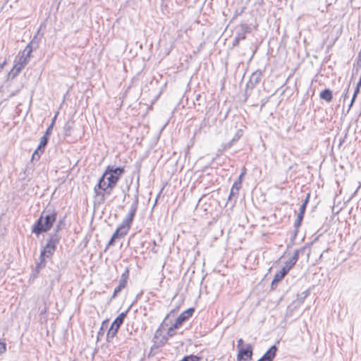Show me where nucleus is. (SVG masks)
Segmentation results:
<instances>
[{"instance_id": "1", "label": "nucleus", "mask_w": 361, "mask_h": 361, "mask_svg": "<svg viewBox=\"0 0 361 361\" xmlns=\"http://www.w3.org/2000/svg\"><path fill=\"white\" fill-rule=\"evenodd\" d=\"M57 217L55 210H44L32 226V233L39 236L41 233L49 231L53 226Z\"/></svg>"}, {"instance_id": "2", "label": "nucleus", "mask_w": 361, "mask_h": 361, "mask_svg": "<svg viewBox=\"0 0 361 361\" xmlns=\"http://www.w3.org/2000/svg\"><path fill=\"white\" fill-rule=\"evenodd\" d=\"M124 173V166L114 167L113 166L109 165L104 171V175L107 176L106 187H109L110 190H112V189L116 187L118 181Z\"/></svg>"}, {"instance_id": "3", "label": "nucleus", "mask_w": 361, "mask_h": 361, "mask_svg": "<svg viewBox=\"0 0 361 361\" xmlns=\"http://www.w3.org/2000/svg\"><path fill=\"white\" fill-rule=\"evenodd\" d=\"M220 114L221 111L219 110V104L214 103L207 110L204 118L202 123H201L200 127H210L214 125Z\"/></svg>"}, {"instance_id": "4", "label": "nucleus", "mask_w": 361, "mask_h": 361, "mask_svg": "<svg viewBox=\"0 0 361 361\" xmlns=\"http://www.w3.org/2000/svg\"><path fill=\"white\" fill-rule=\"evenodd\" d=\"M131 306L132 305L128 307V309L126 312H121L114 319L106 334L107 342H111L112 339L116 336L121 325L123 323L124 319L126 318L127 313L130 309Z\"/></svg>"}, {"instance_id": "5", "label": "nucleus", "mask_w": 361, "mask_h": 361, "mask_svg": "<svg viewBox=\"0 0 361 361\" xmlns=\"http://www.w3.org/2000/svg\"><path fill=\"white\" fill-rule=\"evenodd\" d=\"M139 202V185L137 184L135 189V192L133 197V202L132 203L130 211L126 216V219L130 222L133 223L134 217L136 214Z\"/></svg>"}, {"instance_id": "6", "label": "nucleus", "mask_w": 361, "mask_h": 361, "mask_svg": "<svg viewBox=\"0 0 361 361\" xmlns=\"http://www.w3.org/2000/svg\"><path fill=\"white\" fill-rule=\"evenodd\" d=\"M237 361H247L252 359L253 348L251 344H246L245 347L238 350Z\"/></svg>"}, {"instance_id": "7", "label": "nucleus", "mask_w": 361, "mask_h": 361, "mask_svg": "<svg viewBox=\"0 0 361 361\" xmlns=\"http://www.w3.org/2000/svg\"><path fill=\"white\" fill-rule=\"evenodd\" d=\"M246 169L243 168V171L238 176V178L234 182L231 189L230 195L228 196V200H232L233 197H237L239 193V190L242 186V178L245 174Z\"/></svg>"}, {"instance_id": "8", "label": "nucleus", "mask_w": 361, "mask_h": 361, "mask_svg": "<svg viewBox=\"0 0 361 361\" xmlns=\"http://www.w3.org/2000/svg\"><path fill=\"white\" fill-rule=\"evenodd\" d=\"M305 247H300V249L295 250L292 257L286 262L283 268L289 272V271L298 262L300 255H303L304 252H305Z\"/></svg>"}, {"instance_id": "9", "label": "nucleus", "mask_w": 361, "mask_h": 361, "mask_svg": "<svg viewBox=\"0 0 361 361\" xmlns=\"http://www.w3.org/2000/svg\"><path fill=\"white\" fill-rule=\"evenodd\" d=\"M195 312V309L191 307L183 312L176 319L174 327H180L183 322L191 317Z\"/></svg>"}, {"instance_id": "10", "label": "nucleus", "mask_w": 361, "mask_h": 361, "mask_svg": "<svg viewBox=\"0 0 361 361\" xmlns=\"http://www.w3.org/2000/svg\"><path fill=\"white\" fill-rule=\"evenodd\" d=\"M49 141V137L43 135L40 139V142L37 147V148L35 149L34 153L32 154V158L35 159L36 157H37V159L40 157V156L44 153V148L46 145H47Z\"/></svg>"}, {"instance_id": "11", "label": "nucleus", "mask_w": 361, "mask_h": 361, "mask_svg": "<svg viewBox=\"0 0 361 361\" xmlns=\"http://www.w3.org/2000/svg\"><path fill=\"white\" fill-rule=\"evenodd\" d=\"M252 31L251 27L246 23H241L237 27L236 37L244 40L246 38V34L250 33Z\"/></svg>"}, {"instance_id": "12", "label": "nucleus", "mask_w": 361, "mask_h": 361, "mask_svg": "<svg viewBox=\"0 0 361 361\" xmlns=\"http://www.w3.org/2000/svg\"><path fill=\"white\" fill-rule=\"evenodd\" d=\"M262 76L261 71H256L251 75L249 81L247 83V86L251 89L255 87L260 82Z\"/></svg>"}, {"instance_id": "13", "label": "nucleus", "mask_w": 361, "mask_h": 361, "mask_svg": "<svg viewBox=\"0 0 361 361\" xmlns=\"http://www.w3.org/2000/svg\"><path fill=\"white\" fill-rule=\"evenodd\" d=\"M288 273V271L283 267L279 271L275 274L274 277L271 283V290H274L276 288L279 282L281 281Z\"/></svg>"}, {"instance_id": "14", "label": "nucleus", "mask_w": 361, "mask_h": 361, "mask_svg": "<svg viewBox=\"0 0 361 361\" xmlns=\"http://www.w3.org/2000/svg\"><path fill=\"white\" fill-rule=\"evenodd\" d=\"M39 32V30L37 31V34L33 37L31 42L26 46L25 51H27V55L31 54L33 50H36L39 47V44L40 42V38L38 37V34Z\"/></svg>"}, {"instance_id": "15", "label": "nucleus", "mask_w": 361, "mask_h": 361, "mask_svg": "<svg viewBox=\"0 0 361 361\" xmlns=\"http://www.w3.org/2000/svg\"><path fill=\"white\" fill-rule=\"evenodd\" d=\"M61 236L59 233H51L49 235V238L47 240V245L51 246L56 249L57 245L59 243Z\"/></svg>"}, {"instance_id": "16", "label": "nucleus", "mask_w": 361, "mask_h": 361, "mask_svg": "<svg viewBox=\"0 0 361 361\" xmlns=\"http://www.w3.org/2000/svg\"><path fill=\"white\" fill-rule=\"evenodd\" d=\"M277 352V347L274 345H271L269 350L261 357L264 361H273L276 357Z\"/></svg>"}, {"instance_id": "17", "label": "nucleus", "mask_w": 361, "mask_h": 361, "mask_svg": "<svg viewBox=\"0 0 361 361\" xmlns=\"http://www.w3.org/2000/svg\"><path fill=\"white\" fill-rule=\"evenodd\" d=\"M107 176L104 175V173L102 176L99 178L97 184L94 186V189L96 190H102L103 191H107V190H110L109 187H106L107 182L105 181Z\"/></svg>"}, {"instance_id": "18", "label": "nucleus", "mask_w": 361, "mask_h": 361, "mask_svg": "<svg viewBox=\"0 0 361 361\" xmlns=\"http://www.w3.org/2000/svg\"><path fill=\"white\" fill-rule=\"evenodd\" d=\"M110 190H107V191H103L102 190H96L94 189V192L95 194L96 198H97V202L99 204H102L105 201V194L109 195L111 193Z\"/></svg>"}, {"instance_id": "19", "label": "nucleus", "mask_w": 361, "mask_h": 361, "mask_svg": "<svg viewBox=\"0 0 361 361\" xmlns=\"http://www.w3.org/2000/svg\"><path fill=\"white\" fill-rule=\"evenodd\" d=\"M56 250V248L46 245L41 250L40 255L44 258H50L54 255Z\"/></svg>"}, {"instance_id": "20", "label": "nucleus", "mask_w": 361, "mask_h": 361, "mask_svg": "<svg viewBox=\"0 0 361 361\" xmlns=\"http://www.w3.org/2000/svg\"><path fill=\"white\" fill-rule=\"evenodd\" d=\"M130 269L128 267H126L124 272L122 274L121 279H119L118 286L125 288L128 283V280L129 279Z\"/></svg>"}, {"instance_id": "21", "label": "nucleus", "mask_w": 361, "mask_h": 361, "mask_svg": "<svg viewBox=\"0 0 361 361\" xmlns=\"http://www.w3.org/2000/svg\"><path fill=\"white\" fill-rule=\"evenodd\" d=\"M319 97L327 102H331L333 99L332 91L326 88L320 92Z\"/></svg>"}, {"instance_id": "22", "label": "nucleus", "mask_w": 361, "mask_h": 361, "mask_svg": "<svg viewBox=\"0 0 361 361\" xmlns=\"http://www.w3.org/2000/svg\"><path fill=\"white\" fill-rule=\"evenodd\" d=\"M132 224L130 223L126 218L122 221L121 224L118 226L119 230L123 231V234H127L131 227Z\"/></svg>"}, {"instance_id": "23", "label": "nucleus", "mask_w": 361, "mask_h": 361, "mask_svg": "<svg viewBox=\"0 0 361 361\" xmlns=\"http://www.w3.org/2000/svg\"><path fill=\"white\" fill-rule=\"evenodd\" d=\"M24 66L22 65V63H20L19 62H16L11 71L10 72V75H12V78H14L16 77V75H18L20 71L24 68Z\"/></svg>"}, {"instance_id": "24", "label": "nucleus", "mask_w": 361, "mask_h": 361, "mask_svg": "<svg viewBox=\"0 0 361 361\" xmlns=\"http://www.w3.org/2000/svg\"><path fill=\"white\" fill-rule=\"evenodd\" d=\"M46 258L39 255V262L37 263L35 269V274H38L40 270L46 266Z\"/></svg>"}, {"instance_id": "25", "label": "nucleus", "mask_w": 361, "mask_h": 361, "mask_svg": "<svg viewBox=\"0 0 361 361\" xmlns=\"http://www.w3.org/2000/svg\"><path fill=\"white\" fill-rule=\"evenodd\" d=\"M30 57V54L27 55V51H25V49L22 51V54L19 56L18 60L16 62H19L22 63L23 66H25L29 61V59Z\"/></svg>"}, {"instance_id": "26", "label": "nucleus", "mask_w": 361, "mask_h": 361, "mask_svg": "<svg viewBox=\"0 0 361 361\" xmlns=\"http://www.w3.org/2000/svg\"><path fill=\"white\" fill-rule=\"evenodd\" d=\"M302 219H303V217L301 216H297V219L294 223V227H295V230H294V233H293V240H294L298 233V228H300V226H301V224H302Z\"/></svg>"}, {"instance_id": "27", "label": "nucleus", "mask_w": 361, "mask_h": 361, "mask_svg": "<svg viewBox=\"0 0 361 361\" xmlns=\"http://www.w3.org/2000/svg\"><path fill=\"white\" fill-rule=\"evenodd\" d=\"M73 121H71V120H69L67 122H66V123H65V125L63 126L64 135L66 136H70L71 135V130L73 128Z\"/></svg>"}, {"instance_id": "28", "label": "nucleus", "mask_w": 361, "mask_h": 361, "mask_svg": "<svg viewBox=\"0 0 361 361\" xmlns=\"http://www.w3.org/2000/svg\"><path fill=\"white\" fill-rule=\"evenodd\" d=\"M126 235V234L123 233V231L121 230H119V228H117L116 230L115 231V232L114 233L111 238H113L114 240H116V238L123 237Z\"/></svg>"}, {"instance_id": "29", "label": "nucleus", "mask_w": 361, "mask_h": 361, "mask_svg": "<svg viewBox=\"0 0 361 361\" xmlns=\"http://www.w3.org/2000/svg\"><path fill=\"white\" fill-rule=\"evenodd\" d=\"M126 235V234L123 233V231L121 230H119V228H117L116 230L115 231V232L114 233L111 238H113L114 240H116V238L123 237Z\"/></svg>"}, {"instance_id": "30", "label": "nucleus", "mask_w": 361, "mask_h": 361, "mask_svg": "<svg viewBox=\"0 0 361 361\" xmlns=\"http://www.w3.org/2000/svg\"><path fill=\"white\" fill-rule=\"evenodd\" d=\"M243 130L241 129H238L232 139L233 141L235 142H237L243 136Z\"/></svg>"}, {"instance_id": "31", "label": "nucleus", "mask_w": 361, "mask_h": 361, "mask_svg": "<svg viewBox=\"0 0 361 361\" xmlns=\"http://www.w3.org/2000/svg\"><path fill=\"white\" fill-rule=\"evenodd\" d=\"M123 289V287L118 285L114 290V293H113V295H111V300L114 299L117 296L118 293H119Z\"/></svg>"}, {"instance_id": "32", "label": "nucleus", "mask_w": 361, "mask_h": 361, "mask_svg": "<svg viewBox=\"0 0 361 361\" xmlns=\"http://www.w3.org/2000/svg\"><path fill=\"white\" fill-rule=\"evenodd\" d=\"M179 327H174V324L168 329L167 331V335L169 337H173L175 334V330L178 329Z\"/></svg>"}, {"instance_id": "33", "label": "nucleus", "mask_w": 361, "mask_h": 361, "mask_svg": "<svg viewBox=\"0 0 361 361\" xmlns=\"http://www.w3.org/2000/svg\"><path fill=\"white\" fill-rule=\"evenodd\" d=\"M53 128V123H51L44 135L49 138V136L52 133Z\"/></svg>"}, {"instance_id": "34", "label": "nucleus", "mask_w": 361, "mask_h": 361, "mask_svg": "<svg viewBox=\"0 0 361 361\" xmlns=\"http://www.w3.org/2000/svg\"><path fill=\"white\" fill-rule=\"evenodd\" d=\"M62 224H63L62 220L59 221V222L57 223V224L56 225V226L54 228V233H59V232L62 229Z\"/></svg>"}, {"instance_id": "35", "label": "nucleus", "mask_w": 361, "mask_h": 361, "mask_svg": "<svg viewBox=\"0 0 361 361\" xmlns=\"http://www.w3.org/2000/svg\"><path fill=\"white\" fill-rule=\"evenodd\" d=\"M360 86H357L356 87L355 90V92H354V94H353V98L351 99V102H350V106H352L353 103L354 102L355 99V97H357V94L359 93L360 92Z\"/></svg>"}, {"instance_id": "36", "label": "nucleus", "mask_w": 361, "mask_h": 361, "mask_svg": "<svg viewBox=\"0 0 361 361\" xmlns=\"http://www.w3.org/2000/svg\"><path fill=\"white\" fill-rule=\"evenodd\" d=\"M183 359H186L187 361H199L200 360V357H197V355L186 356Z\"/></svg>"}, {"instance_id": "37", "label": "nucleus", "mask_w": 361, "mask_h": 361, "mask_svg": "<svg viewBox=\"0 0 361 361\" xmlns=\"http://www.w3.org/2000/svg\"><path fill=\"white\" fill-rule=\"evenodd\" d=\"M6 350V344L4 342L0 341V355L4 353Z\"/></svg>"}, {"instance_id": "38", "label": "nucleus", "mask_w": 361, "mask_h": 361, "mask_svg": "<svg viewBox=\"0 0 361 361\" xmlns=\"http://www.w3.org/2000/svg\"><path fill=\"white\" fill-rule=\"evenodd\" d=\"M305 209H306L305 204H301L300 207L299 212L298 214V216H301L304 217Z\"/></svg>"}, {"instance_id": "39", "label": "nucleus", "mask_w": 361, "mask_h": 361, "mask_svg": "<svg viewBox=\"0 0 361 361\" xmlns=\"http://www.w3.org/2000/svg\"><path fill=\"white\" fill-rule=\"evenodd\" d=\"M235 142L231 140L230 142L226 143L223 146V151L227 150L228 149L231 148V146L233 145Z\"/></svg>"}, {"instance_id": "40", "label": "nucleus", "mask_w": 361, "mask_h": 361, "mask_svg": "<svg viewBox=\"0 0 361 361\" xmlns=\"http://www.w3.org/2000/svg\"><path fill=\"white\" fill-rule=\"evenodd\" d=\"M158 348H159V347L156 344L153 345L151 347L149 356L154 355L157 353V350H158Z\"/></svg>"}, {"instance_id": "41", "label": "nucleus", "mask_w": 361, "mask_h": 361, "mask_svg": "<svg viewBox=\"0 0 361 361\" xmlns=\"http://www.w3.org/2000/svg\"><path fill=\"white\" fill-rule=\"evenodd\" d=\"M107 327V324H106V322H102V326L100 328V330L98 332V336H99L101 334H104V327Z\"/></svg>"}, {"instance_id": "42", "label": "nucleus", "mask_w": 361, "mask_h": 361, "mask_svg": "<svg viewBox=\"0 0 361 361\" xmlns=\"http://www.w3.org/2000/svg\"><path fill=\"white\" fill-rule=\"evenodd\" d=\"M240 41H242L240 39H238V37H235L232 44L233 47L238 46Z\"/></svg>"}, {"instance_id": "43", "label": "nucleus", "mask_w": 361, "mask_h": 361, "mask_svg": "<svg viewBox=\"0 0 361 361\" xmlns=\"http://www.w3.org/2000/svg\"><path fill=\"white\" fill-rule=\"evenodd\" d=\"M243 340L242 338H240L237 341V349H240L243 348Z\"/></svg>"}, {"instance_id": "44", "label": "nucleus", "mask_w": 361, "mask_h": 361, "mask_svg": "<svg viewBox=\"0 0 361 361\" xmlns=\"http://www.w3.org/2000/svg\"><path fill=\"white\" fill-rule=\"evenodd\" d=\"M310 196V195L308 193L307 195V197H306L305 200H304V202H303V203L302 204H305V207H307V204L309 202Z\"/></svg>"}, {"instance_id": "45", "label": "nucleus", "mask_w": 361, "mask_h": 361, "mask_svg": "<svg viewBox=\"0 0 361 361\" xmlns=\"http://www.w3.org/2000/svg\"><path fill=\"white\" fill-rule=\"evenodd\" d=\"M361 68V58L357 56V68Z\"/></svg>"}, {"instance_id": "46", "label": "nucleus", "mask_w": 361, "mask_h": 361, "mask_svg": "<svg viewBox=\"0 0 361 361\" xmlns=\"http://www.w3.org/2000/svg\"><path fill=\"white\" fill-rule=\"evenodd\" d=\"M47 312V307H44L42 310L40 311V315L45 314Z\"/></svg>"}, {"instance_id": "47", "label": "nucleus", "mask_w": 361, "mask_h": 361, "mask_svg": "<svg viewBox=\"0 0 361 361\" xmlns=\"http://www.w3.org/2000/svg\"><path fill=\"white\" fill-rule=\"evenodd\" d=\"M114 243H115V240H114L113 238H111V239L109 240V241L108 243L107 247L113 245L114 244Z\"/></svg>"}, {"instance_id": "48", "label": "nucleus", "mask_w": 361, "mask_h": 361, "mask_svg": "<svg viewBox=\"0 0 361 361\" xmlns=\"http://www.w3.org/2000/svg\"><path fill=\"white\" fill-rule=\"evenodd\" d=\"M228 113H229V110H227V111H226V113L225 116H224V118H221V119H220V123H222L224 120H226V118H227V116H228Z\"/></svg>"}, {"instance_id": "49", "label": "nucleus", "mask_w": 361, "mask_h": 361, "mask_svg": "<svg viewBox=\"0 0 361 361\" xmlns=\"http://www.w3.org/2000/svg\"><path fill=\"white\" fill-rule=\"evenodd\" d=\"M6 64V61L5 60L3 63H1L0 64V71L4 68V67L5 66Z\"/></svg>"}, {"instance_id": "50", "label": "nucleus", "mask_w": 361, "mask_h": 361, "mask_svg": "<svg viewBox=\"0 0 361 361\" xmlns=\"http://www.w3.org/2000/svg\"><path fill=\"white\" fill-rule=\"evenodd\" d=\"M267 102V100L266 99H262V105H261V108H262L263 106H264V105L266 104V103Z\"/></svg>"}, {"instance_id": "51", "label": "nucleus", "mask_w": 361, "mask_h": 361, "mask_svg": "<svg viewBox=\"0 0 361 361\" xmlns=\"http://www.w3.org/2000/svg\"><path fill=\"white\" fill-rule=\"evenodd\" d=\"M56 116H57V114H56V115L54 116V117L53 118V119H52L51 123H53V126H54L55 121H56Z\"/></svg>"}, {"instance_id": "52", "label": "nucleus", "mask_w": 361, "mask_h": 361, "mask_svg": "<svg viewBox=\"0 0 361 361\" xmlns=\"http://www.w3.org/2000/svg\"><path fill=\"white\" fill-rule=\"evenodd\" d=\"M200 97H201V95H200V94H197V96H196V100H197V101L200 100Z\"/></svg>"}, {"instance_id": "53", "label": "nucleus", "mask_w": 361, "mask_h": 361, "mask_svg": "<svg viewBox=\"0 0 361 361\" xmlns=\"http://www.w3.org/2000/svg\"><path fill=\"white\" fill-rule=\"evenodd\" d=\"M153 244H154L155 246L157 245V243H156V241H155V240H154V241H153Z\"/></svg>"}, {"instance_id": "54", "label": "nucleus", "mask_w": 361, "mask_h": 361, "mask_svg": "<svg viewBox=\"0 0 361 361\" xmlns=\"http://www.w3.org/2000/svg\"><path fill=\"white\" fill-rule=\"evenodd\" d=\"M127 196H128V195H127V194H126V193H125V195H124V199H125Z\"/></svg>"}, {"instance_id": "55", "label": "nucleus", "mask_w": 361, "mask_h": 361, "mask_svg": "<svg viewBox=\"0 0 361 361\" xmlns=\"http://www.w3.org/2000/svg\"><path fill=\"white\" fill-rule=\"evenodd\" d=\"M130 185H128V187H127L128 190L130 189Z\"/></svg>"}, {"instance_id": "56", "label": "nucleus", "mask_w": 361, "mask_h": 361, "mask_svg": "<svg viewBox=\"0 0 361 361\" xmlns=\"http://www.w3.org/2000/svg\"><path fill=\"white\" fill-rule=\"evenodd\" d=\"M152 251L154 252V253H157V251L154 250V249H152Z\"/></svg>"}, {"instance_id": "57", "label": "nucleus", "mask_w": 361, "mask_h": 361, "mask_svg": "<svg viewBox=\"0 0 361 361\" xmlns=\"http://www.w3.org/2000/svg\"><path fill=\"white\" fill-rule=\"evenodd\" d=\"M181 361H187L186 359H183Z\"/></svg>"}]
</instances>
